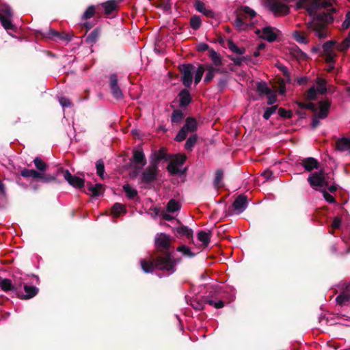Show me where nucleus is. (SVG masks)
Returning a JSON list of instances; mask_svg holds the SVG:
<instances>
[{"mask_svg":"<svg viewBox=\"0 0 350 350\" xmlns=\"http://www.w3.org/2000/svg\"><path fill=\"white\" fill-rule=\"evenodd\" d=\"M86 186L88 190L91 193L90 195L94 198L99 196L104 191L103 185L100 183L93 185L91 182H88Z\"/></svg>","mask_w":350,"mask_h":350,"instance_id":"4be33fe9","label":"nucleus"},{"mask_svg":"<svg viewBox=\"0 0 350 350\" xmlns=\"http://www.w3.org/2000/svg\"><path fill=\"white\" fill-rule=\"evenodd\" d=\"M176 251L180 252L184 256L188 258H193L195 256V253L192 252L191 249L185 245H181L176 248Z\"/></svg>","mask_w":350,"mask_h":350,"instance_id":"a19ab883","label":"nucleus"},{"mask_svg":"<svg viewBox=\"0 0 350 350\" xmlns=\"http://www.w3.org/2000/svg\"><path fill=\"white\" fill-rule=\"evenodd\" d=\"M140 265L146 273H151L154 269H158L170 275L176 271V260L170 251L153 253L149 260L141 259Z\"/></svg>","mask_w":350,"mask_h":350,"instance_id":"f257e3e1","label":"nucleus"},{"mask_svg":"<svg viewBox=\"0 0 350 350\" xmlns=\"http://www.w3.org/2000/svg\"><path fill=\"white\" fill-rule=\"evenodd\" d=\"M189 132L185 131L183 127H182L180 131L178 132L176 136L175 137V140L176 142H180L185 140L187 138V133Z\"/></svg>","mask_w":350,"mask_h":350,"instance_id":"052dcab7","label":"nucleus"},{"mask_svg":"<svg viewBox=\"0 0 350 350\" xmlns=\"http://www.w3.org/2000/svg\"><path fill=\"white\" fill-rule=\"evenodd\" d=\"M234 25L239 29H243L244 26L245 25V23L243 21V18L238 14L237 16L236 20L234 21Z\"/></svg>","mask_w":350,"mask_h":350,"instance_id":"338daca9","label":"nucleus"},{"mask_svg":"<svg viewBox=\"0 0 350 350\" xmlns=\"http://www.w3.org/2000/svg\"><path fill=\"white\" fill-rule=\"evenodd\" d=\"M205 68L204 65H200L196 71L194 82L198 84L202 79Z\"/></svg>","mask_w":350,"mask_h":350,"instance_id":"5fc2aeb1","label":"nucleus"},{"mask_svg":"<svg viewBox=\"0 0 350 350\" xmlns=\"http://www.w3.org/2000/svg\"><path fill=\"white\" fill-rule=\"evenodd\" d=\"M185 131L189 133H193L198 129V122L195 118L187 117L185 120V124L183 126Z\"/></svg>","mask_w":350,"mask_h":350,"instance_id":"a878e982","label":"nucleus"},{"mask_svg":"<svg viewBox=\"0 0 350 350\" xmlns=\"http://www.w3.org/2000/svg\"><path fill=\"white\" fill-rule=\"evenodd\" d=\"M123 190L129 199H133L137 196V191L132 188L129 184L123 186Z\"/></svg>","mask_w":350,"mask_h":350,"instance_id":"09e8293b","label":"nucleus"},{"mask_svg":"<svg viewBox=\"0 0 350 350\" xmlns=\"http://www.w3.org/2000/svg\"><path fill=\"white\" fill-rule=\"evenodd\" d=\"M290 54L297 59H306L308 57L307 54L302 51L297 46L291 48Z\"/></svg>","mask_w":350,"mask_h":350,"instance_id":"7c9ffc66","label":"nucleus"},{"mask_svg":"<svg viewBox=\"0 0 350 350\" xmlns=\"http://www.w3.org/2000/svg\"><path fill=\"white\" fill-rule=\"evenodd\" d=\"M350 300V283H345L341 288V293L336 298L337 304L344 305Z\"/></svg>","mask_w":350,"mask_h":350,"instance_id":"4468645a","label":"nucleus"},{"mask_svg":"<svg viewBox=\"0 0 350 350\" xmlns=\"http://www.w3.org/2000/svg\"><path fill=\"white\" fill-rule=\"evenodd\" d=\"M332 3L327 0H306V6L316 10L327 8Z\"/></svg>","mask_w":350,"mask_h":350,"instance_id":"6ab92c4d","label":"nucleus"},{"mask_svg":"<svg viewBox=\"0 0 350 350\" xmlns=\"http://www.w3.org/2000/svg\"><path fill=\"white\" fill-rule=\"evenodd\" d=\"M350 47V42L345 39L341 43L336 46V49L340 52L346 51Z\"/></svg>","mask_w":350,"mask_h":350,"instance_id":"0e129e2a","label":"nucleus"},{"mask_svg":"<svg viewBox=\"0 0 350 350\" xmlns=\"http://www.w3.org/2000/svg\"><path fill=\"white\" fill-rule=\"evenodd\" d=\"M96 13H98L97 8L95 5H91L88 7L83 15L81 16V20L85 21L93 17Z\"/></svg>","mask_w":350,"mask_h":350,"instance_id":"c9c22d12","label":"nucleus"},{"mask_svg":"<svg viewBox=\"0 0 350 350\" xmlns=\"http://www.w3.org/2000/svg\"><path fill=\"white\" fill-rule=\"evenodd\" d=\"M59 102L63 107H69L72 106V103L70 99L64 96L60 97Z\"/></svg>","mask_w":350,"mask_h":350,"instance_id":"774afa93","label":"nucleus"},{"mask_svg":"<svg viewBox=\"0 0 350 350\" xmlns=\"http://www.w3.org/2000/svg\"><path fill=\"white\" fill-rule=\"evenodd\" d=\"M122 213L124 214L126 213L124 205L118 202L115 203L111 207V214L114 217H118Z\"/></svg>","mask_w":350,"mask_h":350,"instance_id":"473e14b6","label":"nucleus"},{"mask_svg":"<svg viewBox=\"0 0 350 350\" xmlns=\"http://www.w3.org/2000/svg\"><path fill=\"white\" fill-rule=\"evenodd\" d=\"M172 237L165 234H158L154 239L156 251L154 253H161L165 251H170L172 247Z\"/></svg>","mask_w":350,"mask_h":350,"instance_id":"f03ea898","label":"nucleus"},{"mask_svg":"<svg viewBox=\"0 0 350 350\" xmlns=\"http://www.w3.org/2000/svg\"><path fill=\"white\" fill-rule=\"evenodd\" d=\"M256 91L258 92L260 96L270 94V93H272V90L267 86V83L264 81L257 83Z\"/></svg>","mask_w":350,"mask_h":350,"instance_id":"72a5a7b5","label":"nucleus"},{"mask_svg":"<svg viewBox=\"0 0 350 350\" xmlns=\"http://www.w3.org/2000/svg\"><path fill=\"white\" fill-rule=\"evenodd\" d=\"M301 165L304 167L305 170L311 172L313 170H318L319 168V162L318 160L313 157H307L301 160Z\"/></svg>","mask_w":350,"mask_h":350,"instance_id":"f3484780","label":"nucleus"},{"mask_svg":"<svg viewBox=\"0 0 350 350\" xmlns=\"http://www.w3.org/2000/svg\"><path fill=\"white\" fill-rule=\"evenodd\" d=\"M58 173L64 175V179L73 187L82 189L85 185V180L77 176H73L68 170H64L62 167L58 168Z\"/></svg>","mask_w":350,"mask_h":350,"instance_id":"0eeeda50","label":"nucleus"},{"mask_svg":"<svg viewBox=\"0 0 350 350\" xmlns=\"http://www.w3.org/2000/svg\"><path fill=\"white\" fill-rule=\"evenodd\" d=\"M212 234L209 232H205L204 230H200L198 233V239L202 243V245L204 247H207L211 241Z\"/></svg>","mask_w":350,"mask_h":350,"instance_id":"c85d7f7f","label":"nucleus"},{"mask_svg":"<svg viewBox=\"0 0 350 350\" xmlns=\"http://www.w3.org/2000/svg\"><path fill=\"white\" fill-rule=\"evenodd\" d=\"M59 174H62V173H58V169L56 170V172L53 174L41 172V177H40L39 179L43 183L55 182L57 180V177Z\"/></svg>","mask_w":350,"mask_h":350,"instance_id":"cd10ccee","label":"nucleus"},{"mask_svg":"<svg viewBox=\"0 0 350 350\" xmlns=\"http://www.w3.org/2000/svg\"><path fill=\"white\" fill-rule=\"evenodd\" d=\"M260 32H262V35L260 36V38L269 42H273L277 40V32H280V31L271 26H265L261 31L260 29L256 31V34H259Z\"/></svg>","mask_w":350,"mask_h":350,"instance_id":"6e6552de","label":"nucleus"},{"mask_svg":"<svg viewBox=\"0 0 350 350\" xmlns=\"http://www.w3.org/2000/svg\"><path fill=\"white\" fill-rule=\"evenodd\" d=\"M224 178V172L221 169H219L215 172V179H214V186L216 189L222 188L224 187V184L222 183V179Z\"/></svg>","mask_w":350,"mask_h":350,"instance_id":"f704fd0d","label":"nucleus"},{"mask_svg":"<svg viewBox=\"0 0 350 350\" xmlns=\"http://www.w3.org/2000/svg\"><path fill=\"white\" fill-rule=\"evenodd\" d=\"M100 35V29L97 27L95 28L86 38L85 42L93 45L95 44Z\"/></svg>","mask_w":350,"mask_h":350,"instance_id":"c756f323","label":"nucleus"},{"mask_svg":"<svg viewBox=\"0 0 350 350\" xmlns=\"http://www.w3.org/2000/svg\"><path fill=\"white\" fill-rule=\"evenodd\" d=\"M185 117L184 113L180 109H175L171 116V122L172 124H179Z\"/></svg>","mask_w":350,"mask_h":350,"instance_id":"e433bc0d","label":"nucleus"},{"mask_svg":"<svg viewBox=\"0 0 350 350\" xmlns=\"http://www.w3.org/2000/svg\"><path fill=\"white\" fill-rule=\"evenodd\" d=\"M208 57L211 58L213 63L214 64V65L216 67L223 65L221 55L217 52H216L214 49H211L208 51Z\"/></svg>","mask_w":350,"mask_h":350,"instance_id":"2f4dec72","label":"nucleus"},{"mask_svg":"<svg viewBox=\"0 0 350 350\" xmlns=\"http://www.w3.org/2000/svg\"><path fill=\"white\" fill-rule=\"evenodd\" d=\"M293 37L299 43L307 44L309 42L308 38L306 36L305 33L300 31H294L293 32Z\"/></svg>","mask_w":350,"mask_h":350,"instance_id":"4c0bfd02","label":"nucleus"},{"mask_svg":"<svg viewBox=\"0 0 350 350\" xmlns=\"http://www.w3.org/2000/svg\"><path fill=\"white\" fill-rule=\"evenodd\" d=\"M204 68L206 70V74L204 79V82L206 83H208L211 82L215 77V72L213 70V66L209 64L205 65Z\"/></svg>","mask_w":350,"mask_h":350,"instance_id":"79ce46f5","label":"nucleus"},{"mask_svg":"<svg viewBox=\"0 0 350 350\" xmlns=\"http://www.w3.org/2000/svg\"><path fill=\"white\" fill-rule=\"evenodd\" d=\"M187 159V157L185 154H176L172 160L170 161L176 165H183Z\"/></svg>","mask_w":350,"mask_h":350,"instance_id":"4d7b16f0","label":"nucleus"},{"mask_svg":"<svg viewBox=\"0 0 350 350\" xmlns=\"http://www.w3.org/2000/svg\"><path fill=\"white\" fill-rule=\"evenodd\" d=\"M181 205L174 199H171L167 204V211L174 213L180 209Z\"/></svg>","mask_w":350,"mask_h":350,"instance_id":"ea45409f","label":"nucleus"},{"mask_svg":"<svg viewBox=\"0 0 350 350\" xmlns=\"http://www.w3.org/2000/svg\"><path fill=\"white\" fill-rule=\"evenodd\" d=\"M0 22L3 27V28L8 31L12 30L14 32L16 31V27L14 25L11 21V18H4L3 16L0 18Z\"/></svg>","mask_w":350,"mask_h":350,"instance_id":"58836bf2","label":"nucleus"},{"mask_svg":"<svg viewBox=\"0 0 350 350\" xmlns=\"http://www.w3.org/2000/svg\"><path fill=\"white\" fill-rule=\"evenodd\" d=\"M105 15H110L118 8V2L117 0H110L102 3Z\"/></svg>","mask_w":350,"mask_h":350,"instance_id":"b1692460","label":"nucleus"},{"mask_svg":"<svg viewBox=\"0 0 350 350\" xmlns=\"http://www.w3.org/2000/svg\"><path fill=\"white\" fill-rule=\"evenodd\" d=\"M336 44V42L335 40H329L325 42L322 46L324 53L334 52L333 48Z\"/></svg>","mask_w":350,"mask_h":350,"instance_id":"864d4df0","label":"nucleus"},{"mask_svg":"<svg viewBox=\"0 0 350 350\" xmlns=\"http://www.w3.org/2000/svg\"><path fill=\"white\" fill-rule=\"evenodd\" d=\"M33 163L39 172H44L48 168L47 164L44 162L40 157H36L33 159Z\"/></svg>","mask_w":350,"mask_h":350,"instance_id":"c03bdc74","label":"nucleus"},{"mask_svg":"<svg viewBox=\"0 0 350 350\" xmlns=\"http://www.w3.org/2000/svg\"><path fill=\"white\" fill-rule=\"evenodd\" d=\"M96 169L98 176L101 178L104 179L105 173V164L102 159H99L96 163Z\"/></svg>","mask_w":350,"mask_h":350,"instance_id":"8fccbe9b","label":"nucleus"},{"mask_svg":"<svg viewBox=\"0 0 350 350\" xmlns=\"http://www.w3.org/2000/svg\"><path fill=\"white\" fill-rule=\"evenodd\" d=\"M212 299L213 298H210V296L204 297L203 301L210 306H213L217 309L222 308L224 306V302L223 301L219 300L215 302Z\"/></svg>","mask_w":350,"mask_h":350,"instance_id":"37998d69","label":"nucleus"},{"mask_svg":"<svg viewBox=\"0 0 350 350\" xmlns=\"http://www.w3.org/2000/svg\"><path fill=\"white\" fill-rule=\"evenodd\" d=\"M337 55L334 53H325V60L329 64H334Z\"/></svg>","mask_w":350,"mask_h":350,"instance_id":"e2e57ef3","label":"nucleus"},{"mask_svg":"<svg viewBox=\"0 0 350 350\" xmlns=\"http://www.w3.org/2000/svg\"><path fill=\"white\" fill-rule=\"evenodd\" d=\"M279 116L284 119H290L293 117V112L291 110H286L284 108H279L278 111Z\"/></svg>","mask_w":350,"mask_h":350,"instance_id":"bf43d9fd","label":"nucleus"},{"mask_svg":"<svg viewBox=\"0 0 350 350\" xmlns=\"http://www.w3.org/2000/svg\"><path fill=\"white\" fill-rule=\"evenodd\" d=\"M147 164V160L142 150H133L130 162L126 165L127 168L141 170Z\"/></svg>","mask_w":350,"mask_h":350,"instance_id":"7ed1b4c3","label":"nucleus"},{"mask_svg":"<svg viewBox=\"0 0 350 350\" xmlns=\"http://www.w3.org/2000/svg\"><path fill=\"white\" fill-rule=\"evenodd\" d=\"M317 97V91L314 86L311 87L306 92V98L307 100H314Z\"/></svg>","mask_w":350,"mask_h":350,"instance_id":"680f3d73","label":"nucleus"},{"mask_svg":"<svg viewBox=\"0 0 350 350\" xmlns=\"http://www.w3.org/2000/svg\"><path fill=\"white\" fill-rule=\"evenodd\" d=\"M179 106L180 107H185L187 106L191 101V96L187 89H183L178 93Z\"/></svg>","mask_w":350,"mask_h":350,"instance_id":"aec40b11","label":"nucleus"},{"mask_svg":"<svg viewBox=\"0 0 350 350\" xmlns=\"http://www.w3.org/2000/svg\"><path fill=\"white\" fill-rule=\"evenodd\" d=\"M0 288L5 292L12 291L17 296H20L19 290L21 289V286H18L16 285V281H14V283L12 284L10 279L4 278L0 282Z\"/></svg>","mask_w":350,"mask_h":350,"instance_id":"2eb2a0df","label":"nucleus"},{"mask_svg":"<svg viewBox=\"0 0 350 350\" xmlns=\"http://www.w3.org/2000/svg\"><path fill=\"white\" fill-rule=\"evenodd\" d=\"M228 46L231 51L239 55H242L245 52V48L238 47L232 40L228 41Z\"/></svg>","mask_w":350,"mask_h":350,"instance_id":"de8ad7c7","label":"nucleus"},{"mask_svg":"<svg viewBox=\"0 0 350 350\" xmlns=\"http://www.w3.org/2000/svg\"><path fill=\"white\" fill-rule=\"evenodd\" d=\"M24 291L25 292V295L23 294V292L20 289V296L18 297L22 299H29L35 297L38 294L39 289L34 286H29L25 284L24 286Z\"/></svg>","mask_w":350,"mask_h":350,"instance_id":"a211bd4d","label":"nucleus"},{"mask_svg":"<svg viewBox=\"0 0 350 350\" xmlns=\"http://www.w3.org/2000/svg\"><path fill=\"white\" fill-rule=\"evenodd\" d=\"M336 149L339 151L350 152V138L342 137L336 141Z\"/></svg>","mask_w":350,"mask_h":350,"instance_id":"393cba45","label":"nucleus"},{"mask_svg":"<svg viewBox=\"0 0 350 350\" xmlns=\"http://www.w3.org/2000/svg\"><path fill=\"white\" fill-rule=\"evenodd\" d=\"M109 85L111 92L116 99L120 100L123 98L124 94L118 85V76L116 74H112L109 76Z\"/></svg>","mask_w":350,"mask_h":350,"instance_id":"9b49d317","label":"nucleus"},{"mask_svg":"<svg viewBox=\"0 0 350 350\" xmlns=\"http://www.w3.org/2000/svg\"><path fill=\"white\" fill-rule=\"evenodd\" d=\"M159 167L152 163H150V165L144 170L141 176V182L144 184H150L157 179L159 174Z\"/></svg>","mask_w":350,"mask_h":350,"instance_id":"39448f33","label":"nucleus"},{"mask_svg":"<svg viewBox=\"0 0 350 350\" xmlns=\"http://www.w3.org/2000/svg\"><path fill=\"white\" fill-rule=\"evenodd\" d=\"M307 28L314 31L319 39H324L327 37V27L322 23L310 21L307 23Z\"/></svg>","mask_w":350,"mask_h":350,"instance_id":"9d476101","label":"nucleus"},{"mask_svg":"<svg viewBox=\"0 0 350 350\" xmlns=\"http://www.w3.org/2000/svg\"><path fill=\"white\" fill-rule=\"evenodd\" d=\"M175 230L178 234V238L185 237L186 239L189 240V243L193 242V232L187 226L180 224L175 229Z\"/></svg>","mask_w":350,"mask_h":350,"instance_id":"dca6fc26","label":"nucleus"},{"mask_svg":"<svg viewBox=\"0 0 350 350\" xmlns=\"http://www.w3.org/2000/svg\"><path fill=\"white\" fill-rule=\"evenodd\" d=\"M172 156L167 154L165 148H161L158 151H154L150 157V163H155L158 167L161 160L168 161Z\"/></svg>","mask_w":350,"mask_h":350,"instance_id":"ddd939ff","label":"nucleus"},{"mask_svg":"<svg viewBox=\"0 0 350 350\" xmlns=\"http://www.w3.org/2000/svg\"><path fill=\"white\" fill-rule=\"evenodd\" d=\"M198 141V136L197 135H191L187 140L185 142V148L187 150L191 151L195 146L196 144Z\"/></svg>","mask_w":350,"mask_h":350,"instance_id":"a18cd8bd","label":"nucleus"},{"mask_svg":"<svg viewBox=\"0 0 350 350\" xmlns=\"http://www.w3.org/2000/svg\"><path fill=\"white\" fill-rule=\"evenodd\" d=\"M319 112L318 118L321 119L325 118L328 113L331 105V102L329 100H321L319 102Z\"/></svg>","mask_w":350,"mask_h":350,"instance_id":"5701e85b","label":"nucleus"},{"mask_svg":"<svg viewBox=\"0 0 350 350\" xmlns=\"http://www.w3.org/2000/svg\"><path fill=\"white\" fill-rule=\"evenodd\" d=\"M13 16L11 8L8 6H2L0 9V18L3 16L5 18H12Z\"/></svg>","mask_w":350,"mask_h":350,"instance_id":"6e6d98bb","label":"nucleus"},{"mask_svg":"<svg viewBox=\"0 0 350 350\" xmlns=\"http://www.w3.org/2000/svg\"><path fill=\"white\" fill-rule=\"evenodd\" d=\"M247 197L243 194H241L233 202L232 206L236 213L243 212L247 207Z\"/></svg>","mask_w":350,"mask_h":350,"instance_id":"f8f14e48","label":"nucleus"},{"mask_svg":"<svg viewBox=\"0 0 350 350\" xmlns=\"http://www.w3.org/2000/svg\"><path fill=\"white\" fill-rule=\"evenodd\" d=\"M42 36L44 38H49L54 40H63L66 42H70L72 40V36L66 33L65 32H59L53 29H49L47 31L42 33Z\"/></svg>","mask_w":350,"mask_h":350,"instance_id":"1a4fd4ad","label":"nucleus"},{"mask_svg":"<svg viewBox=\"0 0 350 350\" xmlns=\"http://www.w3.org/2000/svg\"><path fill=\"white\" fill-rule=\"evenodd\" d=\"M308 181L310 186L316 190H318L317 187L328 186V182L325 176V172L323 170L312 173L308 178Z\"/></svg>","mask_w":350,"mask_h":350,"instance_id":"423d86ee","label":"nucleus"},{"mask_svg":"<svg viewBox=\"0 0 350 350\" xmlns=\"http://www.w3.org/2000/svg\"><path fill=\"white\" fill-rule=\"evenodd\" d=\"M278 108V105H273V106H271L270 107H267L265 109V113L263 114L264 119H265L266 120H269V118L271 117V116L272 114H273L274 113H275L276 109Z\"/></svg>","mask_w":350,"mask_h":350,"instance_id":"13d9d810","label":"nucleus"},{"mask_svg":"<svg viewBox=\"0 0 350 350\" xmlns=\"http://www.w3.org/2000/svg\"><path fill=\"white\" fill-rule=\"evenodd\" d=\"M167 170L169 172V173L172 175H177V174L181 175V174H183L186 171V169H185L184 170H179L178 167V165H176V164H174L171 161H170V163L167 167Z\"/></svg>","mask_w":350,"mask_h":350,"instance_id":"49530a36","label":"nucleus"},{"mask_svg":"<svg viewBox=\"0 0 350 350\" xmlns=\"http://www.w3.org/2000/svg\"><path fill=\"white\" fill-rule=\"evenodd\" d=\"M315 18L316 21L314 23H322L325 24V26L327 24L332 23L334 21V17L331 14L324 12L317 14Z\"/></svg>","mask_w":350,"mask_h":350,"instance_id":"bb28decb","label":"nucleus"},{"mask_svg":"<svg viewBox=\"0 0 350 350\" xmlns=\"http://www.w3.org/2000/svg\"><path fill=\"white\" fill-rule=\"evenodd\" d=\"M182 74L181 80L186 88H190L193 81V75L195 71V66L191 64H184L178 66Z\"/></svg>","mask_w":350,"mask_h":350,"instance_id":"20e7f679","label":"nucleus"},{"mask_svg":"<svg viewBox=\"0 0 350 350\" xmlns=\"http://www.w3.org/2000/svg\"><path fill=\"white\" fill-rule=\"evenodd\" d=\"M202 25V21L199 16L194 15L190 18V26L194 29H198Z\"/></svg>","mask_w":350,"mask_h":350,"instance_id":"3c124183","label":"nucleus"},{"mask_svg":"<svg viewBox=\"0 0 350 350\" xmlns=\"http://www.w3.org/2000/svg\"><path fill=\"white\" fill-rule=\"evenodd\" d=\"M194 7L197 11L201 12L208 18H213L215 16L213 11L210 9H206L205 4L200 0L194 1Z\"/></svg>","mask_w":350,"mask_h":350,"instance_id":"412c9836","label":"nucleus"},{"mask_svg":"<svg viewBox=\"0 0 350 350\" xmlns=\"http://www.w3.org/2000/svg\"><path fill=\"white\" fill-rule=\"evenodd\" d=\"M321 191L323 194V198L328 203H329V204L336 203L335 198L331 194H329L325 189H323Z\"/></svg>","mask_w":350,"mask_h":350,"instance_id":"69168bd1","label":"nucleus"},{"mask_svg":"<svg viewBox=\"0 0 350 350\" xmlns=\"http://www.w3.org/2000/svg\"><path fill=\"white\" fill-rule=\"evenodd\" d=\"M326 80L322 78H318L317 84V90L319 94H324L327 92Z\"/></svg>","mask_w":350,"mask_h":350,"instance_id":"603ef678","label":"nucleus"}]
</instances>
